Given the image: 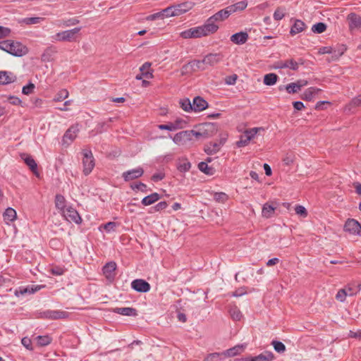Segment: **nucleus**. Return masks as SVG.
Returning <instances> with one entry per match:
<instances>
[{"mask_svg": "<svg viewBox=\"0 0 361 361\" xmlns=\"http://www.w3.org/2000/svg\"><path fill=\"white\" fill-rule=\"evenodd\" d=\"M0 49L14 56L20 57L28 53L27 47L18 41L11 39L0 42Z\"/></svg>", "mask_w": 361, "mask_h": 361, "instance_id": "f257e3e1", "label": "nucleus"}, {"mask_svg": "<svg viewBox=\"0 0 361 361\" xmlns=\"http://www.w3.org/2000/svg\"><path fill=\"white\" fill-rule=\"evenodd\" d=\"M214 28L209 25L207 21L202 25L193 27L180 33V36L183 39L200 38L214 34Z\"/></svg>", "mask_w": 361, "mask_h": 361, "instance_id": "f03ea898", "label": "nucleus"}, {"mask_svg": "<svg viewBox=\"0 0 361 361\" xmlns=\"http://www.w3.org/2000/svg\"><path fill=\"white\" fill-rule=\"evenodd\" d=\"M81 27H74L71 30L61 31L51 37L53 42H76L78 38V33L81 30Z\"/></svg>", "mask_w": 361, "mask_h": 361, "instance_id": "7ed1b4c3", "label": "nucleus"}, {"mask_svg": "<svg viewBox=\"0 0 361 361\" xmlns=\"http://www.w3.org/2000/svg\"><path fill=\"white\" fill-rule=\"evenodd\" d=\"M230 15H231V12L228 8V6L224 9L220 10L219 11L214 13L213 16L209 17L206 21L209 25H211L214 29L213 32L215 33L219 30V23L227 19Z\"/></svg>", "mask_w": 361, "mask_h": 361, "instance_id": "20e7f679", "label": "nucleus"}, {"mask_svg": "<svg viewBox=\"0 0 361 361\" xmlns=\"http://www.w3.org/2000/svg\"><path fill=\"white\" fill-rule=\"evenodd\" d=\"M82 155L83 173L87 176L92 172L95 166L94 159L91 150L89 149H84Z\"/></svg>", "mask_w": 361, "mask_h": 361, "instance_id": "39448f33", "label": "nucleus"}, {"mask_svg": "<svg viewBox=\"0 0 361 361\" xmlns=\"http://www.w3.org/2000/svg\"><path fill=\"white\" fill-rule=\"evenodd\" d=\"M70 314L66 311L59 310H47L39 313V317L47 319H66Z\"/></svg>", "mask_w": 361, "mask_h": 361, "instance_id": "423d86ee", "label": "nucleus"}, {"mask_svg": "<svg viewBox=\"0 0 361 361\" xmlns=\"http://www.w3.org/2000/svg\"><path fill=\"white\" fill-rule=\"evenodd\" d=\"M192 132L190 130H183L176 133L172 138L173 142L178 145H186L192 140Z\"/></svg>", "mask_w": 361, "mask_h": 361, "instance_id": "0eeeda50", "label": "nucleus"}, {"mask_svg": "<svg viewBox=\"0 0 361 361\" xmlns=\"http://www.w3.org/2000/svg\"><path fill=\"white\" fill-rule=\"evenodd\" d=\"M299 66L300 63L293 59L278 61L274 63V68L275 69L288 68L293 71H298Z\"/></svg>", "mask_w": 361, "mask_h": 361, "instance_id": "6e6552de", "label": "nucleus"}, {"mask_svg": "<svg viewBox=\"0 0 361 361\" xmlns=\"http://www.w3.org/2000/svg\"><path fill=\"white\" fill-rule=\"evenodd\" d=\"M44 286L41 285H32L27 286H20L18 288L16 289L14 291V295L16 297L23 296L25 294H33L37 291L41 290L44 288Z\"/></svg>", "mask_w": 361, "mask_h": 361, "instance_id": "1a4fd4ad", "label": "nucleus"}, {"mask_svg": "<svg viewBox=\"0 0 361 361\" xmlns=\"http://www.w3.org/2000/svg\"><path fill=\"white\" fill-rule=\"evenodd\" d=\"M63 214L66 219L69 222H74L76 224H80L82 222V219L78 211L71 207L66 208L63 211Z\"/></svg>", "mask_w": 361, "mask_h": 361, "instance_id": "9d476101", "label": "nucleus"}, {"mask_svg": "<svg viewBox=\"0 0 361 361\" xmlns=\"http://www.w3.org/2000/svg\"><path fill=\"white\" fill-rule=\"evenodd\" d=\"M347 20L351 32L357 31L361 28V17L359 15L350 13L348 15Z\"/></svg>", "mask_w": 361, "mask_h": 361, "instance_id": "9b49d317", "label": "nucleus"}, {"mask_svg": "<svg viewBox=\"0 0 361 361\" xmlns=\"http://www.w3.org/2000/svg\"><path fill=\"white\" fill-rule=\"evenodd\" d=\"M144 173V169L141 166L126 171L122 173V178L126 182H128L141 177Z\"/></svg>", "mask_w": 361, "mask_h": 361, "instance_id": "f8f14e48", "label": "nucleus"}, {"mask_svg": "<svg viewBox=\"0 0 361 361\" xmlns=\"http://www.w3.org/2000/svg\"><path fill=\"white\" fill-rule=\"evenodd\" d=\"M361 229V224L355 219H349L344 225L345 231L352 235H358Z\"/></svg>", "mask_w": 361, "mask_h": 361, "instance_id": "ddd939ff", "label": "nucleus"}, {"mask_svg": "<svg viewBox=\"0 0 361 361\" xmlns=\"http://www.w3.org/2000/svg\"><path fill=\"white\" fill-rule=\"evenodd\" d=\"M79 129L77 126L70 127L65 133L62 138L63 145H69L77 137Z\"/></svg>", "mask_w": 361, "mask_h": 361, "instance_id": "4468645a", "label": "nucleus"}, {"mask_svg": "<svg viewBox=\"0 0 361 361\" xmlns=\"http://www.w3.org/2000/svg\"><path fill=\"white\" fill-rule=\"evenodd\" d=\"M131 288L139 293H147L150 290V285L143 279H135L131 282Z\"/></svg>", "mask_w": 361, "mask_h": 361, "instance_id": "2eb2a0df", "label": "nucleus"}, {"mask_svg": "<svg viewBox=\"0 0 361 361\" xmlns=\"http://www.w3.org/2000/svg\"><path fill=\"white\" fill-rule=\"evenodd\" d=\"M151 63L145 62L140 68V73L135 76L137 80H142L143 78L151 79L153 78L152 71L150 70Z\"/></svg>", "mask_w": 361, "mask_h": 361, "instance_id": "dca6fc26", "label": "nucleus"}, {"mask_svg": "<svg viewBox=\"0 0 361 361\" xmlns=\"http://www.w3.org/2000/svg\"><path fill=\"white\" fill-rule=\"evenodd\" d=\"M223 58L224 56L221 53L209 54L204 57L203 62L206 66H213L220 63Z\"/></svg>", "mask_w": 361, "mask_h": 361, "instance_id": "f3484780", "label": "nucleus"}, {"mask_svg": "<svg viewBox=\"0 0 361 361\" xmlns=\"http://www.w3.org/2000/svg\"><path fill=\"white\" fill-rule=\"evenodd\" d=\"M307 85V81L305 80H298L295 82H291L284 86V88L289 94L296 93L300 89Z\"/></svg>", "mask_w": 361, "mask_h": 361, "instance_id": "a211bd4d", "label": "nucleus"}, {"mask_svg": "<svg viewBox=\"0 0 361 361\" xmlns=\"http://www.w3.org/2000/svg\"><path fill=\"white\" fill-rule=\"evenodd\" d=\"M192 105V111L200 112L207 108L208 103L202 97L197 96L193 99Z\"/></svg>", "mask_w": 361, "mask_h": 361, "instance_id": "6ab92c4d", "label": "nucleus"}, {"mask_svg": "<svg viewBox=\"0 0 361 361\" xmlns=\"http://www.w3.org/2000/svg\"><path fill=\"white\" fill-rule=\"evenodd\" d=\"M20 157L22 158V159H23L24 162L29 167V169L31 170V171L35 175L38 176L39 172L37 170V164L35 160L31 156L26 154H20Z\"/></svg>", "mask_w": 361, "mask_h": 361, "instance_id": "aec40b11", "label": "nucleus"}, {"mask_svg": "<svg viewBox=\"0 0 361 361\" xmlns=\"http://www.w3.org/2000/svg\"><path fill=\"white\" fill-rule=\"evenodd\" d=\"M116 264L114 262L106 263L103 267V273L109 280H113L115 277V270L116 269Z\"/></svg>", "mask_w": 361, "mask_h": 361, "instance_id": "412c9836", "label": "nucleus"}, {"mask_svg": "<svg viewBox=\"0 0 361 361\" xmlns=\"http://www.w3.org/2000/svg\"><path fill=\"white\" fill-rule=\"evenodd\" d=\"M248 34L246 32H239L231 35V41L235 44H243L248 39Z\"/></svg>", "mask_w": 361, "mask_h": 361, "instance_id": "4be33fe9", "label": "nucleus"}, {"mask_svg": "<svg viewBox=\"0 0 361 361\" xmlns=\"http://www.w3.org/2000/svg\"><path fill=\"white\" fill-rule=\"evenodd\" d=\"M224 144V140H221L219 142H210L205 145L204 152L207 154L212 155L217 153L221 146Z\"/></svg>", "mask_w": 361, "mask_h": 361, "instance_id": "5701e85b", "label": "nucleus"}, {"mask_svg": "<svg viewBox=\"0 0 361 361\" xmlns=\"http://www.w3.org/2000/svg\"><path fill=\"white\" fill-rule=\"evenodd\" d=\"M245 349V345H237L233 348H231L224 352L222 353L224 357H233L238 355L243 352Z\"/></svg>", "mask_w": 361, "mask_h": 361, "instance_id": "b1692460", "label": "nucleus"}, {"mask_svg": "<svg viewBox=\"0 0 361 361\" xmlns=\"http://www.w3.org/2000/svg\"><path fill=\"white\" fill-rule=\"evenodd\" d=\"M306 28L305 23L300 20H295L293 25H292L290 34L292 36L295 35L296 34L300 33L304 31Z\"/></svg>", "mask_w": 361, "mask_h": 361, "instance_id": "393cba45", "label": "nucleus"}, {"mask_svg": "<svg viewBox=\"0 0 361 361\" xmlns=\"http://www.w3.org/2000/svg\"><path fill=\"white\" fill-rule=\"evenodd\" d=\"M114 312L124 315V316H130L135 317L137 315V312L136 309L133 307H116L114 309Z\"/></svg>", "mask_w": 361, "mask_h": 361, "instance_id": "a878e982", "label": "nucleus"}, {"mask_svg": "<svg viewBox=\"0 0 361 361\" xmlns=\"http://www.w3.org/2000/svg\"><path fill=\"white\" fill-rule=\"evenodd\" d=\"M17 217L16 211L12 207H8L3 213L4 221L6 224H9L11 222L16 220Z\"/></svg>", "mask_w": 361, "mask_h": 361, "instance_id": "bb28decb", "label": "nucleus"}, {"mask_svg": "<svg viewBox=\"0 0 361 361\" xmlns=\"http://www.w3.org/2000/svg\"><path fill=\"white\" fill-rule=\"evenodd\" d=\"M16 77L11 73L7 71H0V84L7 85L13 82Z\"/></svg>", "mask_w": 361, "mask_h": 361, "instance_id": "cd10ccee", "label": "nucleus"}, {"mask_svg": "<svg viewBox=\"0 0 361 361\" xmlns=\"http://www.w3.org/2000/svg\"><path fill=\"white\" fill-rule=\"evenodd\" d=\"M160 198L161 195L159 193L153 192L142 198L141 203L144 206H149L157 202Z\"/></svg>", "mask_w": 361, "mask_h": 361, "instance_id": "c85d7f7f", "label": "nucleus"}, {"mask_svg": "<svg viewBox=\"0 0 361 361\" xmlns=\"http://www.w3.org/2000/svg\"><path fill=\"white\" fill-rule=\"evenodd\" d=\"M276 209V206L273 204H270L269 203H265L262 209V215L263 217L266 219H269L272 217L274 214V211Z\"/></svg>", "mask_w": 361, "mask_h": 361, "instance_id": "c756f323", "label": "nucleus"}, {"mask_svg": "<svg viewBox=\"0 0 361 361\" xmlns=\"http://www.w3.org/2000/svg\"><path fill=\"white\" fill-rule=\"evenodd\" d=\"M191 168L190 162L186 158H181L178 159L177 169L180 172L185 173Z\"/></svg>", "mask_w": 361, "mask_h": 361, "instance_id": "7c9ffc66", "label": "nucleus"}, {"mask_svg": "<svg viewBox=\"0 0 361 361\" xmlns=\"http://www.w3.org/2000/svg\"><path fill=\"white\" fill-rule=\"evenodd\" d=\"M247 6V1H241L233 5L228 6V8L231 12V14L235 13L238 11H243Z\"/></svg>", "mask_w": 361, "mask_h": 361, "instance_id": "2f4dec72", "label": "nucleus"}, {"mask_svg": "<svg viewBox=\"0 0 361 361\" xmlns=\"http://www.w3.org/2000/svg\"><path fill=\"white\" fill-rule=\"evenodd\" d=\"M319 92V90L316 87H309L304 92L302 99L307 101H311Z\"/></svg>", "mask_w": 361, "mask_h": 361, "instance_id": "473e14b6", "label": "nucleus"}, {"mask_svg": "<svg viewBox=\"0 0 361 361\" xmlns=\"http://www.w3.org/2000/svg\"><path fill=\"white\" fill-rule=\"evenodd\" d=\"M254 358L255 361H272L274 359V355L271 352L265 351Z\"/></svg>", "mask_w": 361, "mask_h": 361, "instance_id": "72a5a7b5", "label": "nucleus"}, {"mask_svg": "<svg viewBox=\"0 0 361 361\" xmlns=\"http://www.w3.org/2000/svg\"><path fill=\"white\" fill-rule=\"evenodd\" d=\"M278 75L275 73H268L264 76V83L266 85H274L278 80Z\"/></svg>", "mask_w": 361, "mask_h": 361, "instance_id": "f704fd0d", "label": "nucleus"}, {"mask_svg": "<svg viewBox=\"0 0 361 361\" xmlns=\"http://www.w3.org/2000/svg\"><path fill=\"white\" fill-rule=\"evenodd\" d=\"M174 8H176V16H180V15H182L183 13H185V12H187L188 11H189L191 8L190 4L188 3H183V4H178V5H175L174 6Z\"/></svg>", "mask_w": 361, "mask_h": 361, "instance_id": "c9c22d12", "label": "nucleus"}, {"mask_svg": "<svg viewBox=\"0 0 361 361\" xmlns=\"http://www.w3.org/2000/svg\"><path fill=\"white\" fill-rule=\"evenodd\" d=\"M44 20L43 18L40 17H30L22 18L19 20L20 23H24L26 25H34L40 23Z\"/></svg>", "mask_w": 361, "mask_h": 361, "instance_id": "e433bc0d", "label": "nucleus"}, {"mask_svg": "<svg viewBox=\"0 0 361 361\" xmlns=\"http://www.w3.org/2000/svg\"><path fill=\"white\" fill-rule=\"evenodd\" d=\"M179 104L183 111L186 112L192 111V105L188 98H183L180 99Z\"/></svg>", "mask_w": 361, "mask_h": 361, "instance_id": "4c0bfd02", "label": "nucleus"}, {"mask_svg": "<svg viewBox=\"0 0 361 361\" xmlns=\"http://www.w3.org/2000/svg\"><path fill=\"white\" fill-rule=\"evenodd\" d=\"M198 169L200 171L203 172L207 175H213L214 169L209 166L207 162L202 161L198 164Z\"/></svg>", "mask_w": 361, "mask_h": 361, "instance_id": "58836bf2", "label": "nucleus"}, {"mask_svg": "<svg viewBox=\"0 0 361 361\" xmlns=\"http://www.w3.org/2000/svg\"><path fill=\"white\" fill-rule=\"evenodd\" d=\"M224 357L223 356L222 353H212L208 354L204 361H223Z\"/></svg>", "mask_w": 361, "mask_h": 361, "instance_id": "ea45409f", "label": "nucleus"}, {"mask_svg": "<svg viewBox=\"0 0 361 361\" xmlns=\"http://www.w3.org/2000/svg\"><path fill=\"white\" fill-rule=\"evenodd\" d=\"M326 25L324 23H317L316 24L313 25L311 30L314 33L320 34L324 32L326 30Z\"/></svg>", "mask_w": 361, "mask_h": 361, "instance_id": "a19ab883", "label": "nucleus"}, {"mask_svg": "<svg viewBox=\"0 0 361 361\" xmlns=\"http://www.w3.org/2000/svg\"><path fill=\"white\" fill-rule=\"evenodd\" d=\"M229 313L231 318L235 321H240L243 317L241 312L237 307H231L229 310Z\"/></svg>", "mask_w": 361, "mask_h": 361, "instance_id": "79ce46f5", "label": "nucleus"}, {"mask_svg": "<svg viewBox=\"0 0 361 361\" xmlns=\"http://www.w3.org/2000/svg\"><path fill=\"white\" fill-rule=\"evenodd\" d=\"M259 130H264V128H250V129H247L246 130L245 132H244V135L250 140V141L251 140H252L255 135H257V133L259 131Z\"/></svg>", "mask_w": 361, "mask_h": 361, "instance_id": "37998d69", "label": "nucleus"}, {"mask_svg": "<svg viewBox=\"0 0 361 361\" xmlns=\"http://www.w3.org/2000/svg\"><path fill=\"white\" fill-rule=\"evenodd\" d=\"M189 65L191 66V67L193 68L194 71L195 70H204L206 68H205V63L203 62V59L202 60H194V61H190L189 63Z\"/></svg>", "mask_w": 361, "mask_h": 361, "instance_id": "c03bdc74", "label": "nucleus"}, {"mask_svg": "<svg viewBox=\"0 0 361 361\" xmlns=\"http://www.w3.org/2000/svg\"><path fill=\"white\" fill-rule=\"evenodd\" d=\"M56 207L62 212L65 210V198L61 195H56L55 197Z\"/></svg>", "mask_w": 361, "mask_h": 361, "instance_id": "a18cd8bd", "label": "nucleus"}, {"mask_svg": "<svg viewBox=\"0 0 361 361\" xmlns=\"http://www.w3.org/2000/svg\"><path fill=\"white\" fill-rule=\"evenodd\" d=\"M271 345H273L275 351H276L279 353H283L286 351V346L281 341H273L271 342Z\"/></svg>", "mask_w": 361, "mask_h": 361, "instance_id": "49530a36", "label": "nucleus"}, {"mask_svg": "<svg viewBox=\"0 0 361 361\" xmlns=\"http://www.w3.org/2000/svg\"><path fill=\"white\" fill-rule=\"evenodd\" d=\"M37 343L41 346H46L51 343L52 339L49 336H39L37 337Z\"/></svg>", "mask_w": 361, "mask_h": 361, "instance_id": "de8ad7c7", "label": "nucleus"}, {"mask_svg": "<svg viewBox=\"0 0 361 361\" xmlns=\"http://www.w3.org/2000/svg\"><path fill=\"white\" fill-rule=\"evenodd\" d=\"M228 197L225 192H215L214 194V200L219 203H224L227 200Z\"/></svg>", "mask_w": 361, "mask_h": 361, "instance_id": "09e8293b", "label": "nucleus"}, {"mask_svg": "<svg viewBox=\"0 0 361 361\" xmlns=\"http://www.w3.org/2000/svg\"><path fill=\"white\" fill-rule=\"evenodd\" d=\"M295 212L297 215L302 218L307 217L308 214L306 208L300 204H298L295 206Z\"/></svg>", "mask_w": 361, "mask_h": 361, "instance_id": "8fccbe9b", "label": "nucleus"}, {"mask_svg": "<svg viewBox=\"0 0 361 361\" xmlns=\"http://www.w3.org/2000/svg\"><path fill=\"white\" fill-rule=\"evenodd\" d=\"M285 11H286V9L284 8L278 7L275 10L274 15H273L274 20H281V19H283V17L285 16Z\"/></svg>", "mask_w": 361, "mask_h": 361, "instance_id": "3c124183", "label": "nucleus"}, {"mask_svg": "<svg viewBox=\"0 0 361 361\" xmlns=\"http://www.w3.org/2000/svg\"><path fill=\"white\" fill-rule=\"evenodd\" d=\"M164 18H169L172 16H177L176 13V8H174V6H169L165 9L162 10Z\"/></svg>", "mask_w": 361, "mask_h": 361, "instance_id": "603ef678", "label": "nucleus"}, {"mask_svg": "<svg viewBox=\"0 0 361 361\" xmlns=\"http://www.w3.org/2000/svg\"><path fill=\"white\" fill-rule=\"evenodd\" d=\"M130 188L133 190H137L143 192H147L148 190L147 185L141 182L131 184Z\"/></svg>", "mask_w": 361, "mask_h": 361, "instance_id": "864d4df0", "label": "nucleus"}, {"mask_svg": "<svg viewBox=\"0 0 361 361\" xmlns=\"http://www.w3.org/2000/svg\"><path fill=\"white\" fill-rule=\"evenodd\" d=\"M68 97V92L65 90H61L55 96L54 100L55 102H61L63 99H66Z\"/></svg>", "mask_w": 361, "mask_h": 361, "instance_id": "5fc2aeb1", "label": "nucleus"}, {"mask_svg": "<svg viewBox=\"0 0 361 361\" xmlns=\"http://www.w3.org/2000/svg\"><path fill=\"white\" fill-rule=\"evenodd\" d=\"M158 128L160 130H166L169 131H175L178 129V126L173 124V123H169L168 124H160L158 126Z\"/></svg>", "mask_w": 361, "mask_h": 361, "instance_id": "6e6d98bb", "label": "nucleus"}, {"mask_svg": "<svg viewBox=\"0 0 361 361\" xmlns=\"http://www.w3.org/2000/svg\"><path fill=\"white\" fill-rule=\"evenodd\" d=\"M79 20L76 18H69L62 21L61 25L63 27H71L79 23Z\"/></svg>", "mask_w": 361, "mask_h": 361, "instance_id": "4d7b16f0", "label": "nucleus"}, {"mask_svg": "<svg viewBox=\"0 0 361 361\" xmlns=\"http://www.w3.org/2000/svg\"><path fill=\"white\" fill-rule=\"evenodd\" d=\"M109 126L107 123V122H101L97 125L95 130L97 133H102V132L106 131L109 128Z\"/></svg>", "mask_w": 361, "mask_h": 361, "instance_id": "13d9d810", "label": "nucleus"}, {"mask_svg": "<svg viewBox=\"0 0 361 361\" xmlns=\"http://www.w3.org/2000/svg\"><path fill=\"white\" fill-rule=\"evenodd\" d=\"M250 142V140L244 134H243L240 136V140L236 142V146L238 147H243L247 146Z\"/></svg>", "mask_w": 361, "mask_h": 361, "instance_id": "bf43d9fd", "label": "nucleus"}, {"mask_svg": "<svg viewBox=\"0 0 361 361\" xmlns=\"http://www.w3.org/2000/svg\"><path fill=\"white\" fill-rule=\"evenodd\" d=\"M11 30L9 27L0 25V39L10 36Z\"/></svg>", "mask_w": 361, "mask_h": 361, "instance_id": "052dcab7", "label": "nucleus"}, {"mask_svg": "<svg viewBox=\"0 0 361 361\" xmlns=\"http://www.w3.org/2000/svg\"><path fill=\"white\" fill-rule=\"evenodd\" d=\"M360 284H358L357 287H345L344 289L345 292L348 293V296H353L360 290Z\"/></svg>", "mask_w": 361, "mask_h": 361, "instance_id": "680f3d73", "label": "nucleus"}, {"mask_svg": "<svg viewBox=\"0 0 361 361\" xmlns=\"http://www.w3.org/2000/svg\"><path fill=\"white\" fill-rule=\"evenodd\" d=\"M35 89V85L32 82H29L27 85L23 87L22 92L24 94H29L33 92Z\"/></svg>", "mask_w": 361, "mask_h": 361, "instance_id": "e2e57ef3", "label": "nucleus"}, {"mask_svg": "<svg viewBox=\"0 0 361 361\" xmlns=\"http://www.w3.org/2000/svg\"><path fill=\"white\" fill-rule=\"evenodd\" d=\"M157 19H164L162 10L159 12L149 15V16H147V18H146L147 20H154Z\"/></svg>", "mask_w": 361, "mask_h": 361, "instance_id": "0e129e2a", "label": "nucleus"}, {"mask_svg": "<svg viewBox=\"0 0 361 361\" xmlns=\"http://www.w3.org/2000/svg\"><path fill=\"white\" fill-rule=\"evenodd\" d=\"M347 296L348 293H346L343 288L338 291L336 295V298L340 302H344Z\"/></svg>", "mask_w": 361, "mask_h": 361, "instance_id": "69168bd1", "label": "nucleus"}, {"mask_svg": "<svg viewBox=\"0 0 361 361\" xmlns=\"http://www.w3.org/2000/svg\"><path fill=\"white\" fill-rule=\"evenodd\" d=\"M238 76L235 74L227 76L225 78V83L228 85H233L236 82Z\"/></svg>", "mask_w": 361, "mask_h": 361, "instance_id": "338daca9", "label": "nucleus"}, {"mask_svg": "<svg viewBox=\"0 0 361 361\" xmlns=\"http://www.w3.org/2000/svg\"><path fill=\"white\" fill-rule=\"evenodd\" d=\"M167 207H168L167 202L166 201H161V202H159L158 204H157L153 207V209L156 212H159V211L165 209Z\"/></svg>", "mask_w": 361, "mask_h": 361, "instance_id": "774afa93", "label": "nucleus"}]
</instances>
